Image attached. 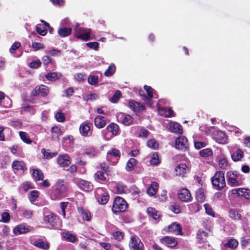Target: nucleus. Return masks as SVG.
<instances>
[{
  "mask_svg": "<svg viewBox=\"0 0 250 250\" xmlns=\"http://www.w3.org/2000/svg\"><path fill=\"white\" fill-rule=\"evenodd\" d=\"M65 188L63 181L59 180L57 182L54 189L51 192L50 198L53 200L61 199L64 196Z\"/></svg>",
  "mask_w": 250,
  "mask_h": 250,
  "instance_id": "nucleus-1",
  "label": "nucleus"
},
{
  "mask_svg": "<svg viewBox=\"0 0 250 250\" xmlns=\"http://www.w3.org/2000/svg\"><path fill=\"white\" fill-rule=\"evenodd\" d=\"M211 182L214 188L217 190H221L226 186L224 174L222 171L215 173L211 178Z\"/></svg>",
  "mask_w": 250,
  "mask_h": 250,
  "instance_id": "nucleus-2",
  "label": "nucleus"
},
{
  "mask_svg": "<svg viewBox=\"0 0 250 250\" xmlns=\"http://www.w3.org/2000/svg\"><path fill=\"white\" fill-rule=\"evenodd\" d=\"M91 32L90 29L79 27L78 24L74 29L75 37L84 41H87L91 39Z\"/></svg>",
  "mask_w": 250,
  "mask_h": 250,
  "instance_id": "nucleus-3",
  "label": "nucleus"
},
{
  "mask_svg": "<svg viewBox=\"0 0 250 250\" xmlns=\"http://www.w3.org/2000/svg\"><path fill=\"white\" fill-rule=\"evenodd\" d=\"M127 207L126 201L123 198L117 196L114 200L112 210L114 213H117L124 211Z\"/></svg>",
  "mask_w": 250,
  "mask_h": 250,
  "instance_id": "nucleus-4",
  "label": "nucleus"
},
{
  "mask_svg": "<svg viewBox=\"0 0 250 250\" xmlns=\"http://www.w3.org/2000/svg\"><path fill=\"white\" fill-rule=\"evenodd\" d=\"M95 196L99 203L104 205L109 199L108 193L105 189L102 188H97L95 190Z\"/></svg>",
  "mask_w": 250,
  "mask_h": 250,
  "instance_id": "nucleus-5",
  "label": "nucleus"
},
{
  "mask_svg": "<svg viewBox=\"0 0 250 250\" xmlns=\"http://www.w3.org/2000/svg\"><path fill=\"white\" fill-rule=\"evenodd\" d=\"M144 89L146 91L148 97L145 96L143 97V99L148 106H151L152 104L151 99L152 98H157L158 96L154 90L150 86L145 85Z\"/></svg>",
  "mask_w": 250,
  "mask_h": 250,
  "instance_id": "nucleus-6",
  "label": "nucleus"
},
{
  "mask_svg": "<svg viewBox=\"0 0 250 250\" xmlns=\"http://www.w3.org/2000/svg\"><path fill=\"white\" fill-rule=\"evenodd\" d=\"M129 246L131 250H143L144 245L140 238L136 235H131Z\"/></svg>",
  "mask_w": 250,
  "mask_h": 250,
  "instance_id": "nucleus-7",
  "label": "nucleus"
},
{
  "mask_svg": "<svg viewBox=\"0 0 250 250\" xmlns=\"http://www.w3.org/2000/svg\"><path fill=\"white\" fill-rule=\"evenodd\" d=\"M43 221L48 227H54L57 225L59 218L55 214L48 213L44 215Z\"/></svg>",
  "mask_w": 250,
  "mask_h": 250,
  "instance_id": "nucleus-8",
  "label": "nucleus"
},
{
  "mask_svg": "<svg viewBox=\"0 0 250 250\" xmlns=\"http://www.w3.org/2000/svg\"><path fill=\"white\" fill-rule=\"evenodd\" d=\"M32 230V228L25 224H21L15 227L13 232L15 235L26 233Z\"/></svg>",
  "mask_w": 250,
  "mask_h": 250,
  "instance_id": "nucleus-9",
  "label": "nucleus"
},
{
  "mask_svg": "<svg viewBox=\"0 0 250 250\" xmlns=\"http://www.w3.org/2000/svg\"><path fill=\"white\" fill-rule=\"evenodd\" d=\"M178 197L181 201L185 202H190L192 199L191 193L187 188L180 189L178 192Z\"/></svg>",
  "mask_w": 250,
  "mask_h": 250,
  "instance_id": "nucleus-10",
  "label": "nucleus"
},
{
  "mask_svg": "<svg viewBox=\"0 0 250 250\" xmlns=\"http://www.w3.org/2000/svg\"><path fill=\"white\" fill-rule=\"evenodd\" d=\"M213 139L218 143L225 144L227 143V137L222 131H216L212 134Z\"/></svg>",
  "mask_w": 250,
  "mask_h": 250,
  "instance_id": "nucleus-11",
  "label": "nucleus"
},
{
  "mask_svg": "<svg viewBox=\"0 0 250 250\" xmlns=\"http://www.w3.org/2000/svg\"><path fill=\"white\" fill-rule=\"evenodd\" d=\"M117 117L118 120L125 125H129L133 123L132 117L129 115L120 113Z\"/></svg>",
  "mask_w": 250,
  "mask_h": 250,
  "instance_id": "nucleus-12",
  "label": "nucleus"
},
{
  "mask_svg": "<svg viewBox=\"0 0 250 250\" xmlns=\"http://www.w3.org/2000/svg\"><path fill=\"white\" fill-rule=\"evenodd\" d=\"M31 243L34 246L43 250H48L49 248V243L42 239L31 240Z\"/></svg>",
  "mask_w": 250,
  "mask_h": 250,
  "instance_id": "nucleus-13",
  "label": "nucleus"
},
{
  "mask_svg": "<svg viewBox=\"0 0 250 250\" xmlns=\"http://www.w3.org/2000/svg\"><path fill=\"white\" fill-rule=\"evenodd\" d=\"M227 178L229 185L232 187H236L239 185V182L238 180V176L232 171H228L227 173Z\"/></svg>",
  "mask_w": 250,
  "mask_h": 250,
  "instance_id": "nucleus-14",
  "label": "nucleus"
},
{
  "mask_svg": "<svg viewBox=\"0 0 250 250\" xmlns=\"http://www.w3.org/2000/svg\"><path fill=\"white\" fill-rule=\"evenodd\" d=\"M188 146L187 139L184 136L177 138L175 141V148L178 149H186Z\"/></svg>",
  "mask_w": 250,
  "mask_h": 250,
  "instance_id": "nucleus-15",
  "label": "nucleus"
},
{
  "mask_svg": "<svg viewBox=\"0 0 250 250\" xmlns=\"http://www.w3.org/2000/svg\"><path fill=\"white\" fill-rule=\"evenodd\" d=\"M160 242L162 244L170 248H173L177 244V240L171 236H165L161 239Z\"/></svg>",
  "mask_w": 250,
  "mask_h": 250,
  "instance_id": "nucleus-16",
  "label": "nucleus"
},
{
  "mask_svg": "<svg viewBox=\"0 0 250 250\" xmlns=\"http://www.w3.org/2000/svg\"><path fill=\"white\" fill-rule=\"evenodd\" d=\"M165 230L168 231L169 233L179 235L181 234L182 230L180 225L177 223H173L169 226H168Z\"/></svg>",
  "mask_w": 250,
  "mask_h": 250,
  "instance_id": "nucleus-17",
  "label": "nucleus"
},
{
  "mask_svg": "<svg viewBox=\"0 0 250 250\" xmlns=\"http://www.w3.org/2000/svg\"><path fill=\"white\" fill-rule=\"evenodd\" d=\"M232 193L233 194L246 198H248L250 196V190L245 188H234L232 190Z\"/></svg>",
  "mask_w": 250,
  "mask_h": 250,
  "instance_id": "nucleus-18",
  "label": "nucleus"
},
{
  "mask_svg": "<svg viewBox=\"0 0 250 250\" xmlns=\"http://www.w3.org/2000/svg\"><path fill=\"white\" fill-rule=\"evenodd\" d=\"M58 163L62 167H68L71 163L70 158L67 154L60 155L58 157Z\"/></svg>",
  "mask_w": 250,
  "mask_h": 250,
  "instance_id": "nucleus-19",
  "label": "nucleus"
},
{
  "mask_svg": "<svg viewBox=\"0 0 250 250\" xmlns=\"http://www.w3.org/2000/svg\"><path fill=\"white\" fill-rule=\"evenodd\" d=\"M34 92L33 93L34 95L41 94L42 96H45L49 92V89L47 86L44 85H41L40 86H36L35 88Z\"/></svg>",
  "mask_w": 250,
  "mask_h": 250,
  "instance_id": "nucleus-20",
  "label": "nucleus"
},
{
  "mask_svg": "<svg viewBox=\"0 0 250 250\" xmlns=\"http://www.w3.org/2000/svg\"><path fill=\"white\" fill-rule=\"evenodd\" d=\"M91 128V124L87 123L82 124L80 126V132L81 134L83 136H87L90 132Z\"/></svg>",
  "mask_w": 250,
  "mask_h": 250,
  "instance_id": "nucleus-21",
  "label": "nucleus"
},
{
  "mask_svg": "<svg viewBox=\"0 0 250 250\" xmlns=\"http://www.w3.org/2000/svg\"><path fill=\"white\" fill-rule=\"evenodd\" d=\"M41 21L43 23L42 28L41 27V25L38 24L36 26V30L39 35L45 36L47 34V27H49V24L44 21L41 20Z\"/></svg>",
  "mask_w": 250,
  "mask_h": 250,
  "instance_id": "nucleus-22",
  "label": "nucleus"
},
{
  "mask_svg": "<svg viewBox=\"0 0 250 250\" xmlns=\"http://www.w3.org/2000/svg\"><path fill=\"white\" fill-rule=\"evenodd\" d=\"M128 104L130 109L136 112L141 111L145 109L143 105L134 101H129Z\"/></svg>",
  "mask_w": 250,
  "mask_h": 250,
  "instance_id": "nucleus-23",
  "label": "nucleus"
},
{
  "mask_svg": "<svg viewBox=\"0 0 250 250\" xmlns=\"http://www.w3.org/2000/svg\"><path fill=\"white\" fill-rule=\"evenodd\" d=\"M169 129L173 132L178 134H182L183 129L182 126L178 123L171 122L169 124Z\"/></svg>",
  "mask_w": 250,
  "mask_h": 250,
  "instance_id": "nucleus-24",
  "label": "nucleus"
},
{
  "mask_svg": "<svg viewBox=\"0 0 250 250\" xmlns=\"http://www.w3.org/2000/svg\"><path fill=\"white\" fill-rule=\"evenodd\" d=\"M146 212L149 217L155 220L159 219L161 216V214L158 211L151 207L147 208Z\"/></svg>",
  "mask_w": 250,
  "mask_h": 250,
  "instance_id": "nucleus-25",
  "label": "nucleus"
},
{
  "mask_svg": "<svg viewBox=\"0 0 250 250\" xmlns=\"http://www.w3.org/2000/svg\"><path fill=\"white\" fill-rule=\"evenodd\" d=\"M188 167L185 164H180L175 168V173L176 175L183 176L187 172Z\"/></svg>",
  "mask_w": 250,
  "mask_h": 250,
  "instance_id": "nucleus-26",
  "label": "nucleus"
},
{
  "mask_svg": "<svg viewBox=\"0 0 250 250\" xmlns=\"http://www.w3.org/2000/svg\"><path fill=\"white\" fill-rule=\"evenodd\" d=\"M20 46L21 43L18 42H16L11 46L9 49V51L10 53L13 54L14 57H20L21 56V52H20L19 53H17L16 52V51L18 50Z\"/></svg>",
  "mask_w": 250,
  "mask_h": 250,
  "instance_id": "nucleus-27",
  "label": "nucleus"
},
{
  "mask_svg": "<svg viewBox=\"0 0 250 250\" xmlns=\"http://www.w3.org/2000/svg\"><path fill=\"white\" fill-rule=\"evenodd\" d=\"M94 123L97 127L102 128L106 125L105 118L101 116H98L95 119Z\"/></svg>",
  "mask_w": 250,
  "mask_h": 250,
  "instance_id": "nucleus-28",
  "label": "nucleus"
},
{
  "mask_svg": "<svg viewBox=\"0 0 250 250\" xmlns=\"http://www.w3.org/2000/svg\"><path fill=\"white\" fill-rule=\"evenodd\" d=\"M62 236L64 240L71 243H75L78 240L75 234H72L68 231L63 233Z\"/></svg>",
  "mask_w": 250,
  "mask_h": 250,
  "instance_id": "nucleus-29",
  "label": "nucleus"
},
{
  "mask_svg": "<svg viewBox=\"0 0 250 250\" xmlns=\"http://www.w3.org/2000/svg\"><path fill=\"white\" fill-rule=\"evenodd\" d=\"M208 238V233L203 230H199L197 233V240L199 243H204L206 242Z\"/></svg>",
  "mask_w": 250,
  "mask_h": 250,
  "instance_id": "nucleus-30",
  "label": "nucleus"
},
{
  "mask_svg": "<svg viewBox=\"0 0 250 250\" xmlns=\"http://www.w3.org/2000/svg\"><path fill=\"white\" fill-rule=\"evenodd\" d=\"M71 204L67 202H62L60 203V208L61 211L59 212L60 214H62L64 218H68L69 216H67L66 214V209L69 206H70Z\"/></svg>",
  "mask_w": 250,
  "mask_h": 250,
  "instance_id": "nucleus-31",
  "label": "nucleus"
},
{
  "mask_svg": "<svg viewBox=\"0 0 250 250\" xmlns=\"http://www.w3.org/2000/svg\"><path fill=\"white\" fill-rule=\"evenodd\" d=\"M78 185L80 188L85 191H88L91 189L90 184L83 180H80L78 182Z\"/></svg>",
  "mask_w": 250,
  "mask_h": 250,
  "instance_id": "nucleus-32",
  "label": "nucleus"
},
{
  "mask_svg": "<svg viewBox=\"0 0 250 250\" xmlns=\"http://www.w3.org/2000/svg\"><path fill=\"white\" fill-rule=\"evenodd\" d=\"M12 167L13 169L17 170H24L26 169L24 163L23 161H20L18 160H15L13 162Z\"/></svg>",
  "mask_w": 250,
  "mask_h": 250,
  "instance_id": "nucleus-33",
  "label": "nucleus"
},
{
  "mask_svg": "<svg viewBox=\"0 0 250 250\" xmlns=\"http://www.w3.org/2000/svg\"><path fill=\"white\" fill-rule=\"evenodd\" d=\"M158 185L157 183L152 182L150 186L147 189V193L149 196H153L156 194L158 190Z\"/></svg>",
  "mask_w": 250,
  "mask_h": 250,
  "instance_id": "nucleus-34",
  "label": "nucleus"
},
{
  "mask_svg": "<svg viewBox=\"0 0 250 250\" xmlns=\"http://www.w3.org/2000/svg\"><path fill=\"white\" fill-rule=\"evenodd\" d=\"M78 210L79 213L81 214L83 220L87 221H89L91 220V214L88 210L83 208H80Z\"/></svg>",
  "mask_w": 250,
  "mask_h": 250,
  "instance_id": "nucleus-35",
  "label": "nucleus"
},
{
  "mask_svg": "<svg viewBox=\"0 0 250 250\" xmlns=\"http://www.w3.org/2000/svg\"><path fill=\"white\" fill-rule=\"evenodd\" d=\"M244 157L243 152L240 149H237L231 154V158L234 161H238L241 160Z\"/></svg>",
  "mask_w": 250,
  "mask_h": 250,
  "instance_id": "nucleus-36",
  "label": "nucleus"
},
{
  "mask_svg": "<svg viewBox=\"0 0 250 250\" xmlns=\"http://www.w3.org/2000/svg\"><path fill=\"white\" fill-rule=\"evenodd\" d=\"M137 164V160L134 158H130L127 162L126 169L127 171L133 170Z\"/></svg>",
  "mask_w": 250,
  "mask_h": 250,
  "instance_id": "nucleus-37",
  "label": "nucleus"
},
{
  "mask_svg": "<svg viewBox=\"0 0 250 250\" xmlns=\"http://www.w3.org/2000/svg\"><path fill=\"white\" fill-rule=\"evenodd\" d=\"M72 32L71 28L62 27L58 30V34L59 36L62 38H64L69 36Z\"/></svg>",
  "mask_w": 250,
  "mask_h": 250,
  "instance_id": "nucleus-38",
  "label": "nucleus"
},
{
  "mask_svg": "<svg viewBox=\"0 0 250 250\" xmlns=\"http://www.w3.org/2000/svg\"><path fill=\"white\" fill-rule=\"evenodd\" d=\"M161 162L160 159H159L158 154L156 152L153 153L150 157L149 160V163L150 165L154 166L158 165Z\"/></svg>",
  "mask_w": 250,
  "mask_h": 250,
  "instance_id": "nucleus-39",
  "label": "nucleus"
},
{
  "mask_svg": "<svg viewBox=\"0 0 250 250\" xmlns=\"http://www.w3.org/2000/svg\"><path fill=\"white\" fill-rule=\"evenodd\" d=\"M238 245V242L234 239H230L224 244V246L226 248H229L232 249H235Z\"/></svg>",
  "mask_w": 250,
  "mask_h": 250,
  "instance_id": "nucleus-40",
  "label": "nucleus"
},
{
  "mask_svg": "<svg viewBox=\"0 0 250 250\" xmlns=\"http://www.w3.org/2000/svg\"><path fill=\"white\" fill-rule=\"evenodd\" d=\"M52 137L54 139L59 138V136L62 135V132L60 128L58 126H53L52 127L51 130Z\"/></svg>",
  "mask_w": 250,
  "mask_h": 250,
  "instance_id": "nucleus-41",
  "label": "nucleus"
},
{
  "mask_svg": "<svg viewBox=\"0 0 250 250\" xmlns=\"http://www.w3.org/2000/svg\"><path fill=\"white\" fill-rule=\"evenodd\" d=\"M106 129L108 132H111L112 135H116L118 132L119 128L117 125L112 123L106 127Z\"/></svg>",
  "mask_w": 250,
  "mask_h": 250,
  "instance_id": "nucleus-42",
  "label": "nucleus"
},
{
  "mask_svg": "<svg viewBox=\"0 0 250 250\" xmlns=\"http://www.w3.org/2000/svg\"><path fill=\"white\" fill-rule=\"evenodd\" d=\"M110 156H114V157L117 158V159H118L120 157V153L119 150L116 148L111 149L107 153L106 159L107 160H109Z\"/></svg>",
  "mask_w": 250,
  "mask_h": 250,
  "instance_id": "nucleus-43",
  "label": "nucleus"
},
{
  "mask_svg": "<svg viewBox=\"0 0 250 250\" xmlns=\"http://www.w3.org/2000/svg\"><path fill=\"white\" fill-rule=\"evenodd\" d=\"M229 216L232 219L235 220H239L241 218V216L238 211L235 209H232L229 210Z\"/></svg>",
  "mask_w": 250,
  "mask_h": 250,
  "instance_id": "nucleus-44",
  "label": "nucleus"
},
{
  "mask_svg": "<svg viewBox=\"0 0 250 250\" xmlns=\"http://www.w3.org/2000/svg\"><path fill=\"white\" fill-rule=\"evenodd\" d=\"M218 165L221 169H226L229 166L228 162L225 157L220 156L218 160Z\"/></svg>",
  "mask_w": 250,
  "mask_h": 250,
  "instance_id": "nucleus-45",
  "label": "nucleus"
},
{
  "mask_svg": "<svg viewBox=\"0 0 250 250\" xmlns=\"http://www.w3.org/2000/svg\"><path fill=\"white\" fill-rule=\"evenodd\" d=\"M116 192L118 194H123L126 193V187L122 183H118L116 185Z\"/></svg>",
  "mask_w": 250,
  "mask_h": 250,
  "instance_id": "nucleus-46",
  "label": "nucleus"
},
{
  "mask_svg": "<svg viewBox=\"0 0 250 250\" xmlns=\"http://www.w3.org/2000/svg\"><path fill=\"white\" fill-rule=\"evenodd\" d=\"M33 177L36 180H42L43 178V174L42 171L39 169H34L33 171Z\"/></svg>",
  "mask_w": 250,
  "mask_h": 250,
  "instance_id": "nucleus-47",
  "label": "nucleus"
},
{
  "mask_svg": "<svg viewBox=\"0 0 250 250\" xmlns=\"http://www.w3.org/2000/svg\"><path fill=\"white\" fill-rule=\"evenodd\" d=\"M116 67L115 65L112 63L108 67V68L104 72V75L107 77L112 76L115 72Z\"/></svg>",
  "mask_w": 250,
  "mask_h": 250,
  "instance_id": "nucleus-48",
  "label": "nucleus"
},
{
  "mask_svg": "<svg viewBox=\"0 0 250 250\" xmlns=\"http://www.w3.org/2000/svg\"><path fill=\"white\" fill-rule=\"evenodd\" d=\"M196 199L200 202H203L205 199V195L202 188L198 189L196 193Z\"/></svg>",
  "mask_w": 250,
  "mask_h": 250,
  "instance_id": "nucleus-49",
  "label": "nucleus"
},
{
  "mask_svg": "<svg viewBox=\"0 0 250 250\" xmlns=\"http://www.w3.org/2000/svg\"><path fill=\"white\" fill-rule=\"evenodd\" d=\"M200 154L202 157H208L212 156L213 152L210 148H208L200 150Z\"/></svg>",
  "mask_w": 250,
  "mask_h": 250,
  "instance_id": "nucleus-50",
  "label": "nucleus"
},
{
  "mask_svg": "<svg viewBox=\"0 0 250 250\" xmlns=\"http://www.w3.org/2000/svg\"><path fill=\"white\" fill-rule=\"evenodd\" d=\"M39 192L37 190H33L29 194V199L32 203L35 202L39 197Z\"/></svg>",
  "mask_w": 250,
  "mask_h": 250,
  "instance_id": "nucleus-51",
  "label": "nucleus"
},
{
  "mask_svg": "<svg viewBox=\"0 0 250 250\" xmlns=\"http://www.w3.org/2000/svg\"><path fill=\"white\" fill-rule=\"evenodd\" d=\"M20 136L21 139L25 143L30 144L32 142L31 140L28 137L26 132L20 131L19 132Z\"/></svg>",
  "mask_w": 250,
  "mask_h": 250,
  "instance_id": "nucleus-52",
  "label": "nucleus"
},
{
  "mask_svg": "<svg viewBox=\"0 0 250 250\" xmlns=\"http://www.w3.org/2000/svg\"><path fill=\"white\" fill-rule=\"evenodd\" d=\"M158 110L159 111H161V110H162V111L164 112V115L166 117H171L174 116V112L171 109H161L159 107Z\"/></svg>",
  "mask_w": 250,
  "mask_h": 250,
  "instance_id": "nucleus-53",
  "label": "nucleus"
},
{
  "mask_svg": "<svg viewBox=\"0 0 250 250\" xmlns=\"http://www.w3.org/2000/svg\"><path fill=\"white\" fill-rule=\"evenodd\" d=\"M95 179L98 182H100L105 181L106 178L103 172L99 171L95 174Z\"/></svg>",
  "mask_w": 250,
  "mask_h": 250,
  "instance_id": "nucleus-54",
  "label": "nucleus"
},
{
  "mask_svg": "<svg viewBox=\"0 0 250 250\" xmlns=\"http://www.w3.org/2000/svg\"><path fill=\"white\" fill-rule=\"evenodd\" d=\"M41 61L39 59H37L29 63L28 66L31 68L37 69L41 66Z\"/></svg>",
  "mask_w": 250,
  "mask_h": 250,
  "instance_id": "nucleus-55",
  "label": "nucleus"
},
{
  "mask_svg": "<svg viewBox=\"0 0 250 250\" xmlns=\"http://www.w3.org/2000/svg\"><path fill=\"white\" fill-rule=\"evenodd\" d=\"M147 146L151 148L155 149L159 147V144L154 139H151L147 142Z\"/></svg>",
  "mask_w": 250,
  "mask_h": 250,
  "instance_id": "nucleus-56",
  "label": "nucleus"
},
{
  "mask_svg": "<svg viewBox=\"0 0 250 250\" xmlns=\"http://www.w3.org/2000/svg\"><path fill=\"white\" fill-rule=\"evenodd\" d=\"M88 82L91 85H96L98 83V77L95 75H90L88 78Z\"/></svg>",
  "mask_w": 250,
  "mask_h": 250,
  "instance_id": "nucleus-57",
  "label": "nucleus"
},
{
  "mask_svg": "<svg viewBox=\"0 0 250 250\" xmlns=\"http://www.w3.org/2000/svg\"><path fill=\"white\" fill-rule=\"evenodd\" d=\"M121 96V93L119 90H117L114 95L110 98L111 102L116 103L118 102Z\"/></svg>",
  "mask_w": 250,
  "mask_h": 250,
  "instance_id": "nucleus-58",
  "label": "nucleus"
},
{
  "mask_svg": "<svg viewBox=\"0 0 250 250\" xmlns=\"http://www.w3.org/2000/svg\"><path fill=\"white\" fill-rule=\"evenodd\" d=\"M41 151L43 155V157L45 159H50L56 155V154L55 153H49L46 151L44 148H42Z\"/></svg>",
  "mask_w": 250,
  "mask_h": 250,
  "instance_id": "nucleus-59",
  "label": "nucleus"
},
{
  "mask_svg": "<svg viewBox=\"0 0 250 250\" xmlns=\"http://www.w3.org/2000/svg\"><path fill=\"white\" fill-rule=\"evenodd\" d=\"M46 78L51 82L55 81L58 79V75L56 73H49L46 75Z\"/></svg>",
  "mask_w": 250,
  "mask_h": 250,
  "instance_id": "nucleus-60",
  "label": "nucleus"
},
{
  "mask_svg": "<svg viewBox=\"0 0 250 250\" xmlns=\"http://www.w3.org/2000/svg\"><path fill=\"white\" fill-rule=\"evenodd\" d=\"M55 118L58 122H63L65 120V117L63 113L59 111L55 114Z\"/></svg>",
  "mask_w": 250,
  "mask_h": 250,
  "instance_id": "nucleus-61",
  "label": "nucleus"
},
{
  "mask_svg": "<svg viewBox=\"0 0 250 250\" xmlns=\"http://www.w3.org/2000/svg\"><path fill=\"white\" fill-rule=\"evenodd\" d=\"M204 207L206 210V212L212 216H214V213L211 207V206L208 204H205L204 205Z\"/></svg>",
  "mask_w": 250,
  "mask_h": 250,
  "instance_id": "nucleus-62",
  "label": "nucleus"
},
{
  "mask_svg": "<svg viewBox=\"0 0 250 250\" xmlns=\"http://www.w3.org/2000/svg\"><path fill=\"white\" fill-rule=\"evenodd\" d=\"M2 219L0 220V222L4 223H8L10 219V216L9 213L7 212H3L1 214Z\"/></svg>",
  "mask_w": 250,
  "mask_h": 250,
  "instance_id": "nucleus-63",
  "label": "nucleus"
},
{
  "mask_svg": "<svg viewBox=\"0 0 250 250\" xmlns=\"http://www.w3.org/2000/svg\"><path fill=\"white\" fill-rule=\"evenodd\" d=\"M112 235L114 239L118 241H120L124 237L123 233L119 231L114 232Z\"/></svg>",
  "mask_w": 250,
  "mask_h": 250,
  "instance_id": "nucleus-64",
  "label": "nucleus"
}]
</instances>
